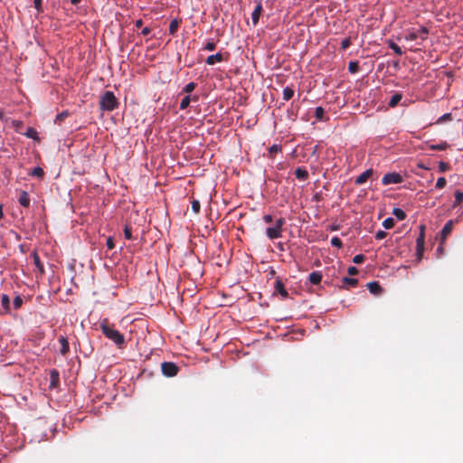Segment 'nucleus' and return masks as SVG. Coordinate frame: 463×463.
I'll list each match as a JSON object with an SVG mask.
<instances>
[{
    "instance_id": "1",
    "label": "nucleus",
    "mask_w": 463,
    "mask_h": 463,
    "mask_svg": "<svg viewBox=\"0 0 463 463\" xmlns=\"http://www.w3.org/2000/svg\"><path fill=\"white\" fill-rule=\"evenodd\" d=\"M102 334L110 341H112L119 349L126 345L125 336L113 324H110L108 318H104L99 324Z\"/></svg>"
},
{
    "instance_id": "2",
    "label": "nucleus",
    "mask_w": 463,
    "mask_h": 463,
    "mask_svg": "<svg viewBox=\"0 0 463 463\" xmlns=\"http://www.w3.org/2000/svg\"><path fill=\"white\" fill-rule=\"evenodd\" d=\"M119 106V101L111 90H106L99 98V107L101 111H113Z\"/></svg>"
},
{
    "instance_id": "3",
    "label": "nucleus",
    "mask_w": 463,
    "mask_h": 463,
    "mask_svg": "<svg viewBox=\"0 0 463 463\" xmlns=\"http://www.w3.org/2000/svg\"><path fill=\"white\" fill-rule=\"evenodd\" d=\"M285 224V219L282 217L275 218L274 222L267 224L265 233L269 240L279 239L282 236V227Z\"/></svg>"
},
{
    "instance_id": "4",
    "label": "nucleus",
    "mask_w": 463,
    "mask_h": 463,
    "mask_svg": "<svg viewBox=\"0 0 463 463\" xmlns=\"http://www.w3.org/2000/svg\"><path fill=\"white\" fill-rule=\"evenodd\" d=\"M429 29L425 26H421L417 31H408V33H406L403 37L405 41H415L417 39L425 41L427 39Z\"/></svg>"
},
{
    "instance_id": "5",
    "label": "nucleus",
    "mask_w": 463,
    "mask_h": 463,
    "mask_svg": "<svg viewBox=\"0 0 463 463\" xmlns=\"http://www.w3.org/2000/svg\"><path fill=\"white\" fill-rule=\"evenodd\" d=\"M162 373L166 377H174L179 372V367L173 362H164L161 364Z\"/></svg>"
},
{
    "instance_id": "6",
    "label": "nucleus",
    "mask_w": 463,
    "mask_h": 463,
    "mask_svg": "<svg viewBox=\"0 0 463 463\" xmlns=\"http://www.w3.org/2000/svg\"><path fill=\"white\" fill-rule=\"evenodd\" d=\"M402 182H403L402 176L399 173H395V172L388 173V174L384 175L382 179V183L384 185L396 184H401Z\"/></svg>"
},
{
    "instance_id": "7",
    "label": "nucleus",
    "mask_w": 463,
    "mask_h": 463,
    "mask_svg": "<svg viewBox=\"0 0 463 463\" xmlns=\"http://www.w3.org/2000/svg\"><path fill=\"white\" fill-rule=\"evenodd\" d=\"M31 256L33 260V264L35 265L40 276H43L45 273V269H44V266H43V262L40 260V256H39L37 250H34L32 252Z\"/></svg>"
},
{
    "instance_id": "8",
    "label": "nucleus",
    "mask_w": 463,
    "mask_h": 463,
    "mask_svg": "<svg viewBox=\"0 0 463 463\" xmlns=\"http://www.w3.org/2000/svg\"><path fill=\"white\" fill-rule=\"evenodd\" d=\"M273 293L279 294L283 298L288 297V291L286 290L284 284L279 279H276Z\"/></svg>"
},
{
    "instance_id": "9",
    "label": "nucleus",
    "mask_w": 463,
    "mask_h": 463,
    "mask_svg": "<svg viewBox=\"0 0 463 463\" xmlns=\"http://www.w3.org/2000/svg\"><path fill=\"white\" fill-rule=\"evenodd\" d=\"M373 170L372 168L367 169L355 178L354 184L357 185L364 184L373 175Z\"/></svg>"
},
{
    "instance_id": "10",
    "label": "nucleus",
    "mask_w": 463,
    "mask_h": 463,
    "mask_svg": "<svg viewBox=\"0 0 463 463\" xmlns=\"http://www.w3.org/2000/svg\"><path fill=\"white\" fill-rule=\"evenodd\" d=\"M60 383V373L58 370L52 369L50 372V388L53 389L59 385Z\"/></svg>"
},
{
    "instance_id": "11",
    "label": "nucleus",
    "mask_w": 463,
    "mask_h": 463,
    "mask_svg": "<svg viewBox=\"0 0 463 463\" xmlns=\"http://www.w3.org/2000/svg\"><path fill=\"white\" fill-rule=\"evenodd\" d=\"M19 203L24 207L28 208L30 206V196L29 194L26 191H21L18 198Z\"/></svg>"
},
{
    "instance_id": "12",
    "label": "nucleus",
    "mask_w": 463,
    "mask_h": 463,
    "mask_svg": "<svg viewBox=\"0 0 463 463\" xmlns=\"http://www.w3.org/2000/svg\"><path fill=\"white\" fill-rule=\"evenodd\" d=\"M223 61V55L221 52H217L215 54L209 55L206 58V64L214 65L216 62H221Z\"/></svg>"
},
{
    "instance_id": "13",
    "label": "nucleus",
    "mask_w": 463,
    "mask_h": 463,
    "mask_svg": "<svg viewBox=\"0 0 463 463\" xmlns=\"http://www.w3.org/2000/svg\"><path fill=\"white\" fill-rule=\"evenodd\" d=\"M59 342L61 343V350L60 353L62 355H66L70 351V345L67 337L64 335H60Z\"/></svg>"
},
{
    "instance_id": "14",
    "label": "nucleus",
    "mask_w": 463,
    "mask_h": 463,
    "mask_svg": "<svg viewBox=\"0 0 463 463\" xmlns=\"http://www.w3.org/2000/svg\"><path fill=\"white\" fill-rule=\"evenodd\" d=\"M295 176L300 181H306L308 178V173L305 168L298 167L295 170Z\"/></svg>"
},
{
    "instance_id": "15",
    "label": "nucleus",
    "mask_w": 463,
    "mask_h": 463,
    "mask_svg": "<svg viewBox=\"0 0 463 463\" xmlns=\"http://www.w3.org/2000/svg\"><path fill=\"white\" fill-rule=\"evenodd\" d=\"M260 17V2L257 3V5H255V8L252 12V14H251V20H252L253 25H256L259 23Z\"/></svg>"
},
{
    "instance_id": "16",
    "label": "nucleus",
    "mask_w": 463,
    "mask_h": 463,
    "mask_svg": "<svg viewBox=\"0 0 463 463\" xmlns=\"http://www.w3.org/2000/svg\"><path fill=\"white\" fill-rule=\"evenodd\" d=\"M281 152H282V149L279 145H276V144L272 145L269 148L268 157L270 159H274L276 157V155L281 154Z\"/></svg>"
},
{
    "instance_id": "17",
    "label": "nucleus",
    "mask_w": 463,
    "mask_h": 463,
    "mask_svg": "<svg viewBox=\"0 0 463 463\" xmlns=\"http://www.w3.org/2000/svg\"><path fill=\"white\" fill-rule=\"evenodd\" d=\"M309 281L313 285H318L322 280V274L319 271H314L309 274Z\"/></svg>"
},
{
    "instance_id": "18",
    "label": "nucleus",
    "mask_w": 463,
    "mask_h": 463,
    "mask_svg": "<svg viewBox=\"0 0 463 463\" xmlns=\"http://www.w3.org/2000/svg\"><path fill=\"white\" fill-rule=\"evenodd\" d=\"M24 136L35 141H40L39 134L34 128L29 127L24 133Z\"/></svg>"
},
{
    "instance_id": "19",
    "label": "nucleus",
    "mask_w": 463,
    "mask_h": 463,
    "mask_svg": "<svg viewBox=\"0 0 463 463\" xmlns=\"http://www.w3.org/2000/svg\"><path fill=\"white\" fill-rule=\"evenodd\" d=\"M1 306L5 313L10 312V298L8 295L3 294L1 296Z\"/></svg>"
},
{
    "instance_id": "20",
    "label": "nucleus",
    "mask_w": 463,
    "mask_h": 463,
    "mask_svg": "<svg viewBox=\"0 0 463 463\" xmlns=\"http://www.w3.org/2000/svg\"><path fill=\"white\" fill-rule=\"evenodd\" d=\"M367 288L370 290L371 293L373 294H378L382 291V288L381 286L379 285L378 282L376 281H373V282H369L367 284Z\"/></svg>"
},
{
    "instance_id": "21",
    "label": "nucleus",
    "mask_w": 463,
    "mask_h": 463,
    "mask_svg": "<svg viewBox=\"0 0 463 463\" xmlns=\"http://www.w3.org/2000/svg\"><path fill=\"white\" fill-rule=\"evenodd\" d=\"M452 226H453L452 221H449L448 222L445 223V225L443 226V228L441 230V236L443 239H445L451 232Z\"/></svg>"
},
{
    "instance_id": "22",
    "label": "nucleus",
    "mask_w": 463,
    "mask_h": 463,
    "mask_svg": "<svg viewBox=\"0 0 463 463\" xmlns=\"http://www.w3.org/2000/svg\"><path fill=\"white\" fill-rule=\"evenodd\" d=\"M29 175L30 176H36V177L42 179L44 176V171H43V169L42 167L36 166V167L33 168L29 172Z\"/></svg>"
},
{
    "instance_id": "23",
    "label": "nucleus",
    "mask_w": 463,
    "mask_h": 463,
    "mask_svg": "<svg viewBox=\"0 0 463 463\" xmlns=\"http://www.w3.org/2000/svg\"><path fill=\"white\" fill-rule=\"evenodd\" d=\"M69 115H70V112H69L68 110H63V111H61V113H59V114L56 116V118H55V119H54V123H55V124H59V125H60V124H61V122H62L65 118H67L69 117Z\"/></svg>"
},
{
    "instance_id": "24",
    "label": "nucleus",
    "mask_w": 463,
    "mask_h": 463,
    "mask_svg": "<svg viewBox=\"0 0 463 463\" xmlns=\"http://www.w3.org/2000/svg\"><path fill=\"white\" fill-rule=\"evenodd\" d=\"M402 95L401 93H395L389 101V106L393 108L399 104L402 100Z\"/></svg>"
},
{
    "instance_id": "25",
    "label": "nucleus",
    "mask_w": 463,
    "mask_h": 463,
    "mask_svg": "<svg viewBox=\"0 0 463 463\" xmlns=\"http://www.w3.org/2000/svg\"><path fill=\"white\" fill-rule=\"evenodd\" d=\"M392 213L400 221H402L406 218L405 212L401 208H393Z\"/></svg>"
},
{
    "instance_id": "26",
    "label": "nucleus",
    "mask_w": 463,
    "mask_h": 463,
    "mask_svg": "<svg viewBox=\"0 0 463 463\" xmlns=\"http://www.w3.org/2000/svg\"><path fill=\"white\" fill-rule=\"evenodd\" d=\"M178 27H179V21L177 19L172 20L169 24V33L171 35H175L178 30Z\"/></svg>"
},
{
    "instance_id": "27",
    "label": "nucleus",
    "mask_w": 463,
    "mask_h": 463,
    "mask_svg": "<svg viewBox=\"0 0 463 463\" xmlns=\"http://www.w3.org/2000/svg\"><path fill=\"white\" fill-rule=\"evenodd\" d=\"M191 101H192V96L186 95L185 97H184V99L181 100V103H180V109H182V110L186 109L189 107Z\"/></svg>"
},
{
    "instance_id": "28",
    "label": "nucleus",
    "mask_w": 463,
    "mask_h": 463,
    "mask_svg": "<svg viewBox=\"0 0 463 463\" xmlns=\"http://www.w3.org/2000/svg\"><path fill=\"white\" fill-rule=\"evenodd\" d=\"M294 96V90L289 88V87H286L284 90H283V99L284 100H289L290 99H292V97Z\"/></svg>"
},
{
    "instance_id": "29",
    "label": "nucleus",
    "mask_w": 463,
    "mask_h": 463,
    "mask_svg": "<svg viewBox=\"0 0 463 463\" xmlns=\"http://www.w3.org/2000/svg\"><path fill=\"white\" fill-rule=\"evenodd\" d=\"M197 84L194 81L187 83L182 90V93H191L194 90Z\"/></svg>"
},
{
    "instance_id": "30",
    "label": "nucleus",
    "mask_w": 463,
    "mask_h": 463,
    "mask_svg": "<svg viewBox=\"0 0 463 463\" xmlns=\"http://www.w3.org/2000/svg\"><path fill=\"white\" fill-rule=\"evenodd\" d=\"M388 46L389 48H391L397 55L401 56L402 55L403 52L402 50V48L397 45L395 43L393 42H389L388 43Z\"/></svg>"
},
{
    "instance_id": "31",
    "label": "nucleus",
    "mask_w": 463,
    "mask_h": 463,
    "mask_svg": "<svg viewBox=\"0 0 463 463\" xmlns=\"http://www.w3.org/2000/svg\"><path fill=\"white\" fill-rule=\"evenodd\" d=\"M463 202V192L457 190L455 192V202L453 204V207H456L457 205L460 204Z\"/></svg>"
},
{
    "instance_id": "32",
    "label": "nucleus",
    "mask_w": 463,
    "mask_h": 463,
    "mask_svg": "<svg viewBox=\"0 0 463 463\" xmlns=\"http://www.w3.org/2000/svg\"><path fill=\"white\" fill-rule=\"evenodd\" d=\"M424 225H420V232L416 240L417 246L424 245Z\"/></svg>"
},
{
    "instance_id": "33",
    "label": "nucleus",
    "mask_w": 463,
    "mask_h": 463,
    "mask_svg": "<svg viewBox=\"0 0 463 463\" xmlns=\"http://www.w3.org/2000/svg\"><path fill=\"white\" fill-rule=\"evenodd\" d=\"M124 236L127 240L134 239L132 235V227L130 224H126L124 227Z\"/></svg>"
},
{
    "instance_id": "34",
    "label": "nucleus",
    "mask_w": 463,
    "mask_h": 463,
    "mask_svg": "<svg viewBox=\"0 0 463 463\" xmlns=\"http://www.w3.org/2000/svg\"><path fill=\"white\" fill-rule=\"evenodd\" d=\"M449 146V145L447 142H441L439 144L430 146V149L443 151L446 150Z\"/></svg>"
},
{
    "instance_id": "35",
    "label": "nucleus",
    "mask_w": 463,
    "mask_h": 463,
    "mask_svg": "<svg viewBox=\"0 0 463 463\" xmlns=\"http://www.w3.org/2000/svg\"><path fill=\"white\" fill-rule=\"evenodd\" d=\"M324 115H325V110H324V109L322 107L316 108V109H315V117L317 118V120L323 121L324 120Z\"/></svg>"
},
{
    "instance_id": "36",
    "label": "nucleus",
    "mask_w": 463,
    "mask_h": 463,
    "mask_svg": "<svg viewBox=\"0 0 463 463\" xmlns=\"http://www.w3.org/2000/svg\"><path fill=\"white\" fill-rule=\"evenodd\" d=\"M343 283L345 285H348L350 287H356L357 283H358V280L356 279H353V278H348V277H345L343 279Z\"/></svg>"
},
{
    "instance_id": "37",
    "label": "nucleus",
    "mask_w": 463,
    "mask_h": 463,
    "mask_svg": "<svg viewBox=\"0 0 463 463\" xmlns=\"http://www.w3.org/2000/svg\"><path fill=\"white\" fill-rule=\"evenodd\" d=\"M216 48V42L214 39L209 40L203 47V50L212 52Z\"/></svg>"
},
{
    "instance_id": "38",
    "label": "nucleus",
    "mask_w": 463,
    "mask_h": 463,
    "mask_svg": "<svg viewBox=\"0 0 463 463\" xmlns=\"http://www.w3.org/2000/svg\"><path fill=\"white\" fill-rule=\"evenodd\" d=\"M394 224L395 222L392 217H389L383 222V226L387 230L392 229L394 226Z\"/></svg>"
},
{
    "instance_id": "39",
    "label": "nucleus",
    "mask_w": 463,
    "mask_h": 463,
    "mask_svg": "<svg viewBox=\"0 0 463 463\" xmlns=\"http://www.w3.org/2000/svg\"><path fill=\"white\" fill-rule=\"evenodd\" d=\"M359 70L358 61H350L348 64V71L351 73H356Z\"/></svg>"
},
{
    "instance_id": "40",
    "label": "nucleus",
    "mask_w": 463,
    "mask_h": 463,
    "mask_svg": "<svg viewBox=\"0 0 463 463\" xmlns=\"http://www.w3.org/2000/svg\"><path fill=\"white\" fill-rule=\"evenodd\" d=\"M23 305V298L21 296H16L13 300V306L14 309H19Z\"/></svg>"
},
{
    "instance_id": "41",
    "label": "nucleus",
    "mask_w": 463,
    "mask_h": 463,
    "mask_svg": "<svg viewBox=\"0 0 463 463\" xmlns=\"http://www.w3.org/2000/svg\"><path fill=\"white\" fill-rule=\"evenodd\" d=\"M451 119H452V115H451V113H446V114H444L443 116L439 117V118L437 119L436 123H437V124H441V123H444V122L449 121V120H451Z\"/></svg>"
},
{
    "instance_id": "42",
    "label": "nucleus",
    "mask_w": 463,
    "mask_h": 463,
    "mask_svg": "<svg viewBox=\"0 0 463 463\" xmlns=\"http://www.w3.org/2000/svg\"><path fill=\"white\" fill-rule=\"evenodd\" d=\"M12 125L16 132H20L21 128L24 127V122L22 120L14 119Z\"/></svg>"
},
{
    "instance_id": "43",
    "label": "nucleus",
    "mask_w": 463,
    "mask_h": 463,
    "mask_svg": "<svg viewBox=\"0 0 463 463\" xmlns=\"http://www.w3.org/2000/svg\"><path fill=\"white\" fill-rule=\"evenodd\" d=\"M449 169H450V166L448 163L443 162V161L439 162V172L444 173Z\"/></svg>"
},
{
    "instance_id": "44",
    "label": "nucleus",
    "mask_w": 463,
    "mask_h": 463,
    "mask_svg": "<svg viewBox=\"0 0 463 463\" xmlns=\"http://www.w3.org/2000/svg\"><path fill=\"white\" fill-rule=\"evenodd\" d=\"M331 244L336 248H341L343 246L342 241L338 237H333L331 239Z\"/></svg>"
},
{
    "instance_id": "45",
    "label": "nucleus",
    "mask_w": 463,
    "mask_h": 463,
    "mask_svg": "<svg viewBox=\"0 0 463 463\" xmlns=\"http://www.w3.org/2000/svg\"><path fill=\"white\" fill-rule=\"evenodd\" d=\"M365 257L363 254H357L353 258V262L355 264H361L364 261Z\"/></svg>"
},
{
    "instance_id": "46",
    "label": "nucleus",
    "mask_w": 463,
    "mask_h": 463,
    "mask_svg": "<svg viewBox=\"0 0 463 463\" xmlns=\"http://www.w3.org/2000/svg\"><path fill=\"white\" fill-rule=\"evenodd\" d=\"M201 204L198 200H194L192 202V210L194 213H198L200 212Z\"/></svg>"
},
{
    "instance_id": "47",
    "label": "nucleus",
    "mask_w": 463,
    "mask_h": 463,
    "mask_svg": "<svg viewBox=\"0 0 463 463\" xmlns=\"http://www.w3.org/2000/svg\"><path fill=\"white\" fill-rule=\"evenodd\" d=\"M446 184H447V181H446L445 177H439L437 180L436 188L441 189V188L445 187Z\"/></svg>"
},
{
    "instance_id": "48",
    "label": "nucleus",
    "mask_w": 463,
    "mask_h": 463,
    "mask_svg": "<svg viewBox=\"0 0 463 463\" xmlns=\"http://www.w3.org/2000/svg\"><path fill=\"white\" fill-rule=\"evenodd\" d=\"M264 272L266 273L267 279H270L276 274L272 267H269L267 269L264 270Z\"/></svg>"
},
{
    "instance_id": "49",
    "label": "nucleus",
    "mask_w": 463,
    "mask_h": 463,
    "mask_svg": "<svg viewBox=\"0 0 463 463\" xmlns=\"http://www.w3.org/2000/svg\"><path fill=\"white\" fill-rule=\"evenodd\" d=\"M33 5L38 13L43 12V0H33Z\"/></svg>"
},
{
    "instance_id": "50",
    "label": "nucleus",
    "mask_w": 463,
    "mask_h": 463,
    "mask_svg": "<svg viewBox=\"0 0 463 463\" xmlns=\"http://www.w3.org/2000/svg\"><path fill=\"white\" fill-rule=\"evenodd\" d=\"M106 246L109 250H112L115 247V242L113 237L109 236L107 238Z\"/></svg>"
},
{
    "instance_id": "51",
    "label": "nucleus",
    "mask_w": 463,
    "mask_h": 463,
    "mask_svg": "<svg viewBox=\"0 0 463 463\" xmlns=\"http://www.w3.org/2000/svg\"><path fill=\"white\" fill-rule=\"evenodd\" d=\"M275 218H277V217L272 216L270 214H267V215H264L262 219L266 224H269L274 222Z\"/></svg>"
},
{
    "instance_id": "52",
    "label": "nucleus",
    "mask_w": 463,
    "mask_h": 463,
    "mask_svg": "<svg viewBox=\"0 0 463 463\" xmlns=\"http://www.w3.org/2000/svg\"><path fill=\"white\" fill-rule=\"evenodd\" d=\"M350 44H351V40H350V38H345V39L342 41V43H341V48H342L343 50H345V49H347V48L350 46Z\"/></svg>"
},
{
    "instance_id": "53",
    "label": "nucleus",
    "mask_w": 463,
    "mask_h": 463,
    "mask_svg": "<svg viewBox=\"0 0 463 463\" xmlns=\"http://www.w3.org/2000/svg\"><path fill=\"white\" fill-rule=\"evenodd\" d=\"M387 233L384 231H378L375 234L376 240H383L386 237Z\"/></svg>"
},
{
    "instance_id": "54",
    "label": "nucleus",
    "mask_w": 463,
    "mask_h": 463,
    "mask_svg": "<svg viewBox=\"0 0 463 463\" xmlns=\"http://www.w3.org/2000/svg\"><path fill=\"white\" fill-rule=\"evenodd\" d=\"M347 273L351 276H354L358 273V269L355 267L351 266L347 269Z\"/></svg>"
},
{
    "instance_id": "55",
    "label": "nucleus",
    "mask_w": 463,
    "mask_h": 463,
    "mask_svg": "<svg viewBox=\"0 0 463 463\" xmlns=\"http://www.w3.org/2000/svg\"><path fill=\"white\" fill-rule=\"evenodd\" d=\"M423 250H424V245H421V246L416 245V251H417V255L419 258H420L422 256Z\"/></svg>"
},
{
    "instance_id": "56",
    "label": "nucleus",
    "mask_w": 463,
    "mask_h": 463,
    "mask_svg": "<svg viewBox=\"0 0 463 463\" xmlns=\"http://www.w3.org/2000/svg\"><path fill=\"white\" fill-rule=\"evenodd\" d=\"M151 32V29L149 27H144L141 31V34L143 35H148Z\"/></svg>"
},
{
    "instance_id": "57",
    "label": "nucleus",
    "mask_w": 463,
    "mask_h": 463,
    "mask_svg": "<svg viewBox=\"0 0 463 463\" xmlns=\"http://www.w3.org/2000/svg\"><path fill=\"white\" fill-rule=\"evenodd\" d=\"M142 24H143V21L141 19L137 20L135 23V26L137 28H140L142 26Z\"/></svg>"
},
{
    "instance_id": "58",
    "label": "nucleus",
    "mask_w": 463,
    "mask_h": 463,
    "mask_svg": "<svg viewBox=\"0 0 463 463\" xmlns=\"http://www.w3.org/2000/svg\"><path fill=\"white\" fill-rule=\"evenodd\" d=\"M3 217H4L3 205L0 204V219H2Z\"/></svg>"
},
{
    "instance_id": "59",
    "label": "nucleus",
    "mask_w": 463,
    "mask_h": 463,
    "mask_svg": "<svg viewBox=\"0 0 463 463\" xmlns=\"http://www.w3.org/2000/svg\"><path fill=\"white\" fill-rule=\"evenodd\" d=\"M198 99H199V97L197 95H194L192 97V101L196 102V101H198Z\"/></svg>"
},
{
    "instance_id": "60",
    "label": "nucleus",
    "mask_w": 463,
    "mask_h": 463,
    "mask_svg": "<svg viewBox=\"0 0 463 463\" xmlns=\"http://www.w3.org/2000/svg\"><path fill=\"white\" fill-rule=\"evenodd\" d=\"M81 0H71L72 5H78Z\"/></svg>"
},
{
    "instance_id": "61",
    "label": "nucleus",
    "mask_w": 463,
    "mask_h": 463,
    "mask_svg": "<svg viewBox=\"0 0 463 463\" xmlns=\"http://www.w3.org/2000/svg\"><path fill=\"white\" fill-rule=\"evenodd\" d=\"M4 118V115L2 112H0V120H2Z\"/></svg>"
}]
</instances>
